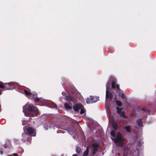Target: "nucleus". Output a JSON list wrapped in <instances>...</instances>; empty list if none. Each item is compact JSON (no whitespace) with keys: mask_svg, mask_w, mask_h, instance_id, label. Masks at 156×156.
Wrapping results in <instances>:
<instances>
[{"mask_svg":"<svg viewBox=\"0 0 156 156\" xmlns=\"http://www.w3.org/2000/svg\"><path fill=\"white\" fill-rule=\"evenodd\" d=\"M83 106L81 104H76L73 106V108L75 111L77 112Z\"/></svg>","mask_w":156,"mask_h":156,"instance_id":"1a4fd4ad","label":"nucleus"},{"mask_svg":"<svg viewBox=\"0 0 156 156\" xmlns=\"http://www.w3.org/2000/svg\"><path fill=\"white\" fill-rule=\"evenodd\" d=\"M65 99L71 105H72V103H74L73 98L70 95L66 96L65 97Z\"/></svg>","mask_w":156,"mask_h":156,"instance_id":"6e6552de","label":"nucleus"},{"mask_svg":"<svg viewBox=\"0 0 156 156\" xmlns=\"http://www.w3.org/2000/svg\"><path fill=\"white\" fill-rule=\"evenodd\" d=\"M114 142L117 145L122 146L123 145V139L122 134L119 132H118L116 134V137L112 138Z\"/></svg>","mask_w":156,"mask_h":156,"instance_id":"20e7f679","label":"nucleus"},{"mask_svg":"<svg viewBox=\"0 0 156 156\" xmlns=\"http://www.w3.org/2000/svg\"><path fill=\"white\" fill-rule=\"evenodd\" d=\"M57 106L56 105H55V108L56 107L57 108Z\"/></svg>","mask_w":156,"mask_h":156,"instance_id":"2f4dec72","label":"nucleus"},{"mask_svg":"<svg viewBox=\"0 0 156 156\" xmlns=\"http://www.w3.org/2000/svg\"><path fill=\"white\" fill-rule=\"evenodd\" d=\"M62 94L63 96H65V97H66V96H67V95H66V93L65 92H64V91L62 92Z\"/></svg>","mask_w":156,"mask_h":156,"instance_id":"bb28decb","label":"nucleus"},{"mask_svg":"<svg viewBox=\"0 0 156 156\" xmlns=\"http://www.w3.org/2000/svg\"><path fill=\"white\" fill-rule=\"evenodd\" d=\"M80 109H81L80 112V114H83L85 112V110H84V109H83V108H81Z\"/></svg>","mask_w":156,"mask_h":156,"instance_id":"a878e982","label":"nucleus"},{"mask_svg":"<svg viewBox=\"0 0 156 156\" xmlns=\"http://www.w3.org/2000/svg\"><path fill=\"white\" fill-rule=\"evenodd\" d=\"M108 87L109 85L107 84L106 86V99H109L110 100H111L113 98V94L112 93L109 92Z\"/></svg>","mask_w":156,"mask_h":156,"instance_id":"0eeeda50","label":"nucleus"},{"mask_svg":"<svg viewBox=\"0 0 156 156\" xmlns=\"http://www.w3.org/2000/svg\"><path fill=\"white\" fill-rule=\"evenodd\" d=\"M91 147L94 148H98L99 146V144L98 143L94 142L91 144Z\"/></svg>","mask_w":156,"mask_h":156,"instance_id":"4468645a","label":"nucleus"},{"mask_svg":"<svg viewBox=\"0 0 156 156\" xmlns=\"http://www.w3.org/2000/svg\"><path fill=\"white\" fill-rule=\"evenodd\" d=\"M90 146H89V145L87 147L86 150H87V151H89V149H90Z\"/></svg>","mask_w":156,"mask_h":156,"instance_id":"c756f323","label":"nucleus"},{"mask_svg":"<svg viewBox=\"0 0 156 156\" xmlns=\"http://www.w3.org/2000/svg\"><path fill=\"white\" fill-rule=\"evenodd\" d=\"M98 148H94L93 150V155L96 154V152L98 151Z\"/></svg>","mask_w":156,"mask_h":156,"instance_id":"aec40b11","label":"nucleus"},{"mask_svg":"<svg viewBox=\"0 0 156 156\" xmlns=\"http://www.w3.org/2000/svg\"><path fill=\"white\" fill-rule=\"evenodd\" d=\"M33 100L36 102H39L41 100V98L37 97V95L36 94H34L33 95Z\"/></svg>","mask_w":156,"mask_h":156,"instance_id":"f8f14e48","label":"nucleus"},{"mask_svg":"<svg viewBox=\"0 0 156 156\" xmlns=\"http://www.w3.org/2000/svg\"><path fill=\"white\" fill-rule=\"evenodd\" d=\"M141 110L145 112L147 114H150V110L146 108H144L141 109Z\"/></svg>","mask_w":156,"mask_h":156,"instance_id":"a211bd4d","label":"nucleus"},{"mask_svg":"<svg viewBox=\"0 0 156 156\" xmlns=\"http://www.w3.org/2000/svg\"><path fill=\"white\" fill-rule=\"evenodd\" d=\"M124 128L126 131L128 133H130L131 131V126H127L124 127Z\"/></svg>","mask_w":156,"mask_h":156,"instance_id":"2eb2a0df","label":"nucleus"},{"mask_svg":"<svg viewBox=\"0 0 156 156\" xmlns=\"http://www.w3.org/2000/svg\"><path fill=\"white\" fill-rule=\"evenodd\" d=\"M24 133L30 136H35L36 134V129L32 127L26 126L23 128Z\"/></svg>","mask_w":156,"mask_h":156,"instance_id":"7ed1b4c3","label":"nucleus"},{"mask_svg":"<svg viewBox=\"0 0 156 156\" xmlns=\"http://www.w3.org/2000/svg\"><path fill=\"white\" fill-rule=\"evenodd\" d=\"M24 93L27 96L32 97L33 95L31 93L26 90H24Z\"/></svg>","mask_w":156,"mask_h":156,"instance_id":"dca6fc26","label":"nucleus"},{"mask_svg":"<svg viewBox=\"0 0 156 156\" xmlns=\"http://www.w3.org/2000/svg\"><path fill=\"white\" fill-rule=\"evenodd\" d=\"M88 151L87 150H86L84 151L83 154V156H87L89 153Z\"/></svg>","mask_w":156,"mask_h":156,"instance_id":"5701e85b","label":"nucleus"},{"mask_svg":"<svg viewBox=\"0 0 156 156\" xmlns=\"http://www.w3.org/2000/svg\"><path fill=\"white\" fill-rule=\"evenodd\" d=\"M18 154H13L11 155H8V156H18Z\"/></svg>","mask_w":156,"mask_h":156,"instance_id":"cd10ccee","label":"nucleus"},{"mask_svg":"<svg viewBox=\"0 0 156 156\" xmlns=\"http://www.w3.org/2000/svg\"><path fill=\"white\" fill-rule=\"evenodd\" d=\"M99 100V97L96 96H91L89 98L86 100V102L87 104H90L95 103Z\"/></svg>","mask_w":156,"mask_h":156,"instance_id":"423d86ee","label":"nucleus"},{"mask_svg":"<svg viewBox=\"0 0 156 156\" xmlns=\"http://www.w3.org/2000/svg\"><path fill=\"white\" fill-rule=\"evenodd\" d=\"M112 125L113 129L116 130L118 128V126L117 123L114 121H113L112 123Z\"/></svg>","mask_w":156,"mask_h":156,"instance_id":"ddd939ff","label":"nucleus"},{"mask_svg":"<svg viewBox=\"0 0 156 156\" xmlns=\"http://www.w3.org/2000/svg\"><path fill=\"white\" fill-rule=\"evenodd\" d=\"M72 156H78L77 154H73Z\"/></svg>","mask_w":156,"mask_h":156,"instance_id":"7c9ffc66","label":"nucleus"},{"mask_svg":"<svg viewBox=\"0 0 156 156\" xmlns=\"http://www.w3.org/2000/svg\"><path fill=\"white\" fill-rule=\"evenodd\" d=\"M110 80H112L111 85L112 88L117 90V92L118 93L119 96H120L122 99H125V97L124 94L123 92L121 91L119 85L116 84L115 80L114 77L112 76L111 77Z\"/></svg>","mask_w":156,"mask_h":156,"instance_id":"f03ea898","label":"nucleus"},{"mask_svg":"<svg viewBox=\"0 0 156 156\" xmlns=\"http://www.w3.org/2000/svg\"><path fill=\"white\" fill-rule=\"evenodd\" d=\"M64 105L65 108L67 109H70L72 108V106L69 105L67 103H65Z\"/></svg>","mask_w":156,"mask_h":156,"instance_id":"f3484780","label":"nucleus"},{"mask_svg":"<svg viewBox=\"0 0 156 156\" xmlns=\"http://www.w3.org/2000/svg\"><path fill=\"white\" fill-rule=\"evenodd\" d=\"M136 122L138 125L139 126L142 127L143 126L142 119H138L136 121Z\"/></svg>","mask_w":156,"mask_h":156,"instance_id":"9b49d317","label":"nucleus"},{"mask_svg":"<svg viewBox=\"0 0 156 156\" xmlns=\"http://www.w3.org/2000/svg\"><path fill=\"white\" fill-rule=\"evenodd\" d=\"M120 114V116L121 117H123L124 118H126V117L125 115V113L124 112H121Z\"/></svg>","mask_w":156,"mask_h":156,"instance_id":"b1692460","label":"nucleus"},{"mask_svg":"<svg viewBox=\"0 0 156 156\" xmlns=\"http://www.w3.org/2000/svg\"><path fill=\"white\" fill-rule=\"evenodd\" d=\"M38 109L34 106L26 105L23 107V112L27 117H34L38 114Z\"/></svg>","mask_w":156,"mask_h":156,"instance_id":"f257e3e1","label":"nucleus"},{"mask_svg":"<svg viewBox=\"0 0 156 156\" xmlns=\"http://www.w3.org/2000/svg\"><path fill=\"white\" fill-rule=\"evenodd\" d=\"M13 87L14 86L12 84L9 83H4L2 82H0V88L2 89H0V95L1 94L2 91L11 90L13 89Z\"/></svg>","mask_w":156,"mask_h":156,"instance_id":"39448f33","label":"nucleus"},{"mask_svg":"<svg viewBox=\"0 0 156 156\" xmlns=\"http://www.w3.org/2000/svg\"><path fill=\"white\" fill-rule=\"evenodd\" d=\"M81 151V149L79 147H77L76 148V151L78 154L80 153Z\"/></svg>","mask_w":156,"mask_h":156,"instance_id":"412c9836","label":"nucleus"},{"mask_svg":"<svg viewBox=\"0 0 156 156\" xmlns=\"http://www.w3.org/2000/svg\"><path fill=\"white\" fill-rule=\"evenodd\" d=\"M111 135L114 137H115V132L114 130L112 131L111 132Z\"/></svg>","mask_w":156,"mask_h":156,"instance_id":"393cba45","label":"nucleus"},{"mask_svg":"<svg viewBox=\"0 0 156 156\" xmlns=\"http://www.w3.org/2000/svg\"><path fill=\"white\" fill-rule=\"evenodd\" d=\"M142 144V143L140 141H139L138 142V145L139 146H140Z\"/></svg>","mask_w":156,"mask_h":156,"instance_id":"c85d7f7f","label":"nucleus"},{"mask_svg":"<svg viewBox=\"0 0 156 156\" xmlns=\"http://www.w3.org/2000/svg\"><path fill=\"white\" fill-rule=\"evenodd\" d=\"M115 102L116 105L119 106H121L122 105V104L119 101L117 100L115 101Z\"/></svg>","mask_w":156,"mask_h":156,"instance_id":"6ab92c4d","label":"nucleus"},{"mask_svg":"<svg viewBox=\"0 0 156 156\" xmlns=\"http://www.w3.org/2000/svg\"><path fill=\"white\" fill-rule=\"evenodd\" d=\"M116 108L117 110V113L119 114L120 113L122 109V108H119L118 107H116Z\"/></svg>","mask_w":156,"mask_h":156,"instance_id":"4be33fe9","label":"nucleus"},{"mask_svg":"<svg viewBox=\"0 0 156 156\" xmlns=\"http://www.w3.org/2000/svg\"><path fill=\"white\" fill-rule=\"evenodd\" d=\"M28 135L27 134H26L25 133L24 134H23V133L22 135V138L21 139V140L23 142H25L27 141H28Z\"/></svg>","mask_w":156,"mask_h":156,"instance_id":"9d476101","label":"nucleus"}]
</instances>
